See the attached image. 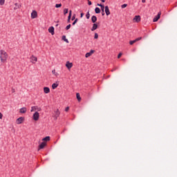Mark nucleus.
<instances>
[{"instance_id": "nucleus-1", "label": "nucleus", "mask_w": 177, "mask_h": 177, "mask_svg": "<svg viewBox=\"0 0 177 177\" xmlns=\"http://www.w3.org/2000/svg\"><path fill=\"white\" fill-rule=\"evenodd\" d=\"M0 59L1 63H6V60H8V53L3 50L0 51Z\"/></svg>"}, {"instance_id": "nucleus-2", "label": "nucleus", "mask_w": 177, "mask_h": 177, "mask_svg": "<svg viewBox=\"0 0 177 177\" xmlns=\"http://www.w3.org/2000/svg\"><path fill=\"white\" fill-rule=\"evenodd\" d=\"M23 122H24V117H20L16 120V124H17V125H20V124H23Z\"/></svg>"}, {"instance_id": "nucleus-3", "label": "nucleus", "mask_w": 177, "mask_h": 177, "mask_svg": "<svg viewBox=\"0 0 177 177\" xmlns=\"http://www.w3.org/2000/svg\"><path fill=\"white\" fill-rule=\"evenodd\" d=\"M37 62H38V58H37V57L32 55L30 57V63H32V64H35V63H37Z\"/></svg>"}, {"instance_id": "nucleus-4", "label": "nucleus", "mask_w": 177, "mask_h": 177, "mask_svg": "<svg viewBox=\"0 0 177 177\" xmlns=\"http://www.w3.org/2000/svg\"><path fill=\"white\" fill-rule=\"evenodd\" d=\"M32 118L35 121H38L39 120V113L35 112L33 114Z\"/></svg>"}, {"instance_id": "nucleus-5", "label": "nucleus", "mask_w": 177, "mask_h": 177, "mask_svg": "<svg viewBox=\"0 0 177 177\" xmlns=\"http://www.w3.org/2000/svg\"><path fill=\"white\" fill-rule=\"evenodd\" d=\"M59 115H60V111H59V109H57L56 111H55V114L53 115V117L55 118V120H57Z\"/></svg>"}, {"instance_id": "nucleus-6", "label": "nucleus", "mask_w": 177, "mask_h": 177, "mask_svg": "<svg viewBox=\"0 0 177 177\" xmlns=\"http://www.w3.org/2000/svg\"><path fill=\"white\" fill-rule=\"evenodd\" d=\"M160 17H161V12H159L157 16L153 18V23H156V21H158V20H160Z\"/></svg>"}, {"instance_id": "nucleus-7", "label": "nucleus", "mask_w": 177, "mask_h": 177, "mask_svg": "<svg viewBox=\"0 0 177 177\" xmlns=\"http://www.w3.org/2000/svg\"><path fill=\"white\" fill-rule=\"evenodd\" d=\"M41 108L35 106L31 107L30 111H31V113H32V111H41Z\"/></svg>"}, {"instance_id": "nucleus-8", "label": "nucleus", "mask_w": 177, "mask_h": 177, "mask_svg": "<svg viewBox=\"0 0 177 177\" xmlns=\"http://www.w3.org/2000/svg\"><path fill=\"white\" fill-rule=\"evenodd\" d=\"M38 17V13H37V11L33 10L31 13V19H37Z\"/></svg>"}, {"instance_id": "nucleus-9", "label": "nucleus", "mask_w": 177, "mask_h": 177, "mask_svg": "<svg viewBox=\"0 0 177 177\" xmlns=\"http://www.w3.org/2000/svg\"><path fill=\"white\" fill-rule=\"evenodd\" d=\"M93 53H95V50H91V51L89 53H86L85 57H89L92 56V55H93Z\"/></svg>"}, {"instance_id": "nucleus-10", "label": "nucleus", "mask_w": 177, "mask_h": 177, "mask_svg": "<svg viewBox=\"0 0 177 177\" xmlns=\"http://www.w3.org/2000/svg\"><path fill=\"white\" fill-rule=\"evenodd\" d=\"M48 32L52 35H55V28L53 26H51L48 28Z\"/></svg>"}, {"instance_id": "nucleus-11", "label": "nucleus", "mask_w": 177, "mask_h": 177, "mask_svg": "<svg viewBox=\"0 0 177 177\" xmlns=\"http://www.w3.org/2000/svg\"><path fill=\"white\" fill-rule=\"evenodd\" d=\"M133 21H136V23H139V21H140V15H136L135 16V17L133 18Z\"/></svg>"}, {"instance_id": "nucleus-12", "label": "nucleus", "mask_w": 177, "mask_h": 177, "mask_svg": "<svg viewBox=\"0 0 177 177\" xmlns=\"http://www.w3.org/2000/svg\"><path fill=\"white\" fill-rule=\"evenodd\" d=\"M19 113H21V114H24V113H27V108L23 107V108L20 109Z\"/></svg>"}, {"instance_id": "nucleus-13", "label": "nucleus", "mask_w": 177, "mask_h": 177, "mask_svg": "<svg viewBox=\"0 0 177 177\" xmlns=\"http://www.w3.org/2000/svg\"><path fill=\"white\" fill-rule=\"evenodd\" d=\"M66 67L68 68V70H70V68L73 67V63H71L70 62H67L66 64Z\"/></svg>"}, {"instance_id": "nucleus-14", "label": "nucleus", "mask_w": 177, "mask_h": 177, "mask_svg": "<svg viewBox=\"0 0 177 177\" xmlns=\"http://www.w3.org/2000/svg\"><path fill=\"white\" fill-rule=\"evenodd\" d=\"M105 13L106 16H109L110 15V9H109V7L107 6H105Z\"/></svg>"}, {"instance_id": "nucleus-15", "label": "nucleus", "mask_w": 177, "mask_h": 177, "mask_svg": "<svg viewBox=\"0 0 177 177\" xmlns=\"http://www.w3.org/2000/svg\"><path fill=\"white\" fill-rule=\"evenodd\" d=\"M45 146H46V142H43L39 146V149H44V147H45Z\"/></svg>"}, {"instance_id": "nucleus-16", "label": "nucleus", "mask_w": 177, "mask_h": 177, "mask_svg": "<svg viewBox=\"0 0 177 177\" xmlns=\"http://www.w3.org/2000/svg\"><path fill=\"white\" fill-rule=\"evenodd\" d=\"M44 93H49L50 92V89L49 88V87H44Z\"/></svg>"}, {"instance_id": "nucleus-17", "label": "nucleus", "mask_w": 177, "mask_h": 177, "mask_svg": "<svg viewBox=\"0 0 177 177\" xmlns=\"http://www.w3.org/2000/svg\"><path fill=\"white\" fill-rule=\"evenodd\" d=\"M97 20V17H96V16L95 15L92 16L91 17L92 23H96Z\"/></svg>"}, {"instance_id": "nucleus-18", "label": "nucleus", "mask_w": 177, "mask_h": 177, "mask_svg": "<svg viewBox=\"0 0 177 177\" xmlns=\"http://www.w3.org/2000/svg\"><path fill=\"white\" fill-rule=\"evenodd\" d=\"M43 142H49L50 140V137L47 136L42 139Z\"/></svg>"}, {"instance_id": "nucleus-19", "label": "nucleus", "mask_w": 177, "mask_h": 177, "mask_svg": "<svg viewBox=\"0 0 177 177\" xmlns=\"http://www.w3.org/2000/svg\"><path fill=\"white\" fill-rule=\"evenodd\" d=\"M97 28V24H94L93 25L92 28H91V31H95V30H96Z\"/></svg>"}, {"instance_id": "nucleus-20", "label": "nucleus", "mask_w": 177, "mask_h": 177, "mask_svg": "<svg viewBox=\"0 0 177 177\" xmlns=\"http://www.w3.org/2000/svg\"><path fill=\"white\" fill-rule=\"evenodd\" d=\"M104 6H101L102 15L104 16Z\"/></svg>"}, {"instance_id": "nucleus-21", "label": "nucleus", "mask_w": 177, "mask_h": 177, "mask_svg": "<svg viewBox=\"0 0 177 177\" xmlns=\"http://www.w3.org/2000/svg\"><path fill=\"white\" fill-rule=\"evenodd\" d=\"M57 86H59V84H57V83H54V84H53V85H52L53 89H56V88H57Z\"/></svg>"}, {"instance_id": "nucleus-22", "label": "nucleus", "mask_w": 177, "mask_h": 177, "mask_svg": "<svg viewBox=\"0 0 177 177\" xmlns=\"http://www.w3.org/2000/svg\"><path fill=\"white\" fill-rule=\"evenodd\" d=\"M62 40L64 41V42H66V44H68V39L66 38V36H62Z\"/></svg>"}, {"instance_id": "nucleus-23", "label": "nucleus", "mask_w": 177, "mask_h": 177, "mask_svg": "<svg viewBox=\"0 0 177 177\" xmlns=\"http://www.w3.org/2000/svg\"><path fill=\"white\" fill-rule=\"evenodd\" d=\"M76 97H77L78 102H81V96L80 95V93H77L76 94Z\"/></svg>"}, {"instance_id": "nucleus-24", "label": "nucleus", "mask_w": 177, "mask_h": 177, "mask_svg": "<svg viewBox=\"0 0 177 177\" xmlns=\"http://www.w3.org/2000/svg\"><path fill=\"white\" fill-rule=\"evenodd\" d=\"M95 13H100V8H95Z\"/></svg>"}, {"instance_id": "nucleus-25", "label": "nucleus", "mask_w": 177, "mask_h": 177, "mask_svg": "<svg viewBox=\"0 0 177 177\" xmlns=\"http://www.w3.org/2000/svg\"><path fill=\"white\" fill-rule=\"evenodd\" d=\"M67 13H68V8H65L64 10V15H67Z\"/></svg>"}, {"instance_id": "nucleus-26", "label": "nucleus", "mask_w": 177, "mask_h": 177, "mask_svg": "<svg viewBox=\"0 0 177 177\" xmlns=\"http://www.w3.org/2000/svg\"><path fill=\"white\" fill-rule=\"evenodd\" d=\"M136 40H131V41H129V44H130V45H133V44H136Z\"/></svg>"}, {"instance_id": "nucleus-27", "label": "nucleus", "mask_w": 177, "mask_h": 177, "mask_svg": "<svg viewBox=\"0 0 177 177\" xmlns=\"http://www.w3.org/2000/svg\"><path fill=\"white\" fill-rule=\"evenodd\" d=\"M5 4V0H0V5L2 6Z\"/></svg>"}, {"instance_id": "nucleus-28", "label": "nucleus", "mask_w": 177, "mask_h": 177, "mask_svg": "<svg viewBox=\"0 0 177 177\" xmlns=\"http://www.w3.org/2000/svg\"><path fill=\"white\" fill-rule=\"evenodd\" d=\"M52 73H53V74H55L56 77H57V75H59V73H56V71H55V70H53V71H52Z\"/></svg>"}, {"instance_id": "nucleus-29", "label": "nucleus", "mask_w": 177, "mask_h": 177, "mask_svg": "<svg viewBox=\"0 0 177 177\" xmlns=\"http://www.w3.org/2000/svg\"><path fill=\"white\" fill-rule=\"evenodd\" d=\"M86 19H89L91 17V14H89V12H88L86 15Z\"/></svg>"}, {"instance_id": "nucleus-30", "label": "nucleus", "mask_w": 177, "mask_h": 177, "mask_svg": "<svg viewBox=\"0 0 177 177\" xmlns=\"http://www.w3.org/2000/svg\"><path fill=\"white\" fill-rule=\"evenodd\" d=\"M94 38L95 39H97L99 38V35H97V33H95Z\"/></svg>"}, {"instance_id": "nucleus-31", "label": "nucleus", "mask_w": 177, "mask_h": 177, "mask_svg": "<svg viewBox=\"0 0 177 177\" xmlns=\"http://www.w3.org/2000/svg\"><path fill=\"white\" fill-rule=\"evenodd\" d=\"M70 28H71V24H68V25L66 27V30H70Z\"/></svg>"}, {"instance_id": "nucleus-32", "label": "nucleus", "mask_w": 177, "mask_h": 177, "mask_svg": "<svg viewBox=\"0 0 177 177\" xmlns=\"http://www.w3.org/2000/svg\"><path fill=\"white\" fill-rule=\"evenodd\" d=\"M127 6H128V4H123V5H122V9H124V8H127Z\"/></svg>"}, {"instance_id": "nucleus-33", "label": "nucleus", "mask_w": 177, "mask_h": 177, "mask_svg": "<svg viewBox=\"0 0 177 177\" xmlns=\"http://www.w3.org/2000/svg\"><path fill=\"white\" fill-rule=\"evenodd\" d=\"M55 8H62V3L56 4Z\"/></svg>"}, {"instance_id": "nucleus-34", "label": "nucleus", "mask_w": 177, "mask_h": 177, "mask_svg": "<svg viewBox=\"0 0 177 177\" xmlns=\"http://www.w3.org/2000/svg\"><path fill=\"white\" fill-rule=\"evenodd\" d=\"M77 21H78V19H76L73 21V23L72 24L73 26H75V24L77 23Z\"/></svg>"}, {"instance_id": "nucleus-35", "label": "nucleus", "mask_w": 177, "mask_h": 177, "mask_svg": "<svg viewBox=\"0 0 177 177\" xmlns=\"http://www.w3.org/2000/svg\"><path fill=\"white\" fill-rule=\"evenodd\" d=\"M122 56V53H120L118 55V59H120Z\"/></svg>"}, {"instance_id": "nucleus-36", "label": "nucleus", "mask_w": 177, "mask_h": 177, "mask_svg": "<svg viewBox=\"0 0 177 177\" xmlns=\"http://www.w3.org/2000/svg\"><path fill=\"white\" fill-rule=\"evenodd\" d=\"M140 39H142V37H138L137 39H136V42H138V41H140Z\"/></svg>"}, {"instance_id": "nucleus-37", "label": "nucleus", "mask_w": 177, "mask_h": 177, "mask_svg": "<svg viewBox=\"0 0 177 177\" xmlns=\"http://www.w3.org/2000/svg\"><path fill=\"white\" fill-rule=\"evenodd\" d=\"M71 19V15H69L68 17V21H70Z\"/></svg>"}, {"instance_id": "nucleus-38", "label": "nucleus", "mask_w": 177, "mask_h": 177, "mask_svg": "<svg viewBox=\"0 0 177 177\" xmlns=\"http://www.w3.org/2000/svg\"><path fill=\"white\" fill-rule=\"evenodd\" d=\"M3 117V115L2 113L0 112V120H2V118Z\"/></svg>"}, {"instance_id": "nucleus-39", "label": "nucleus", "mask_w": 177, "mask_h": 177, "mask_svg": "<svg viewBox=\"0 0 177 177\" xmlns=\"http://www.w3.org/2000/svg\"><path fill=\"white\" fill-rule=\"evenodd\" d=\"M68 110H70V107L67 106V107L65 109V111H68Z\"/></svg>"}, {"instance_id": "nucleus-40", "label": "nucleus", "mask_w": 177, "mask_h": 177, "mask_svg": "<svg viewBox=\"0 0 177 177\" xmlns=\"http://www.w3.org/2000/svg\"><path fill=\"white\" fill-rule=\"evenodd\" d=\"M97 6H100V8H102V6H103L102 4H100V3H97Z\"/></svg>"}, {"instance_id": "nucleus-41", "label": "nucleus", "mask_w": 177, "mask_h": 177, "mask_svg": "<svg viewBox=\"0 0 177 177\" xmlns=\"http://www.w3.org/2000/svg\"><path fill=\"white\" fill-rule=\"evenodd\" d=\"M88 4L89 6L92 5V1H88Z\"/></svg>"}, {"instance_id": "nucleus-42", "label": "nucleus", "mask_w": 177, "mask_h": 177, "mask_svg": "<svg viewBox=\"0 0 177 177\" xmlns=\"http://www.w3.org/2000/svg\"><path fill=\"white\" fill-rule=\"evenodd\" d=\"M80 17H81V18L84 17V12H82V13L80 14Z\"/></svg>"}, {"instance_id": "nucleus-43", "label": "nucleus", "mask_w": 177, "mask_h": 177, "mask_svg": "<svg viewBox=\"0 0 177 177\" xmlns=\"http://www.w3.org/2000/svg\"><path fill=\"white\" fill-rule=\"evenodd\" d=\"M75 15H74L73 17H72V20H75Z\"/></svg>"}, {"instance_id": "nucleus-44", "label": "nucleus", "mask_w": 177, "mask_h": 177, "mask_svg": "<svg viewBox=\"0 0 177 177\" xmlns=\"http://www.w3.org/2000/svg\"><path fill=\"white\" fill-rule=\"evenodd\" d=\"M15 5V6H17V8H20V6H19V5L17 4V3H16Z\"/></svg>"}, {"instance_id": "nucleus-45", "label": "nucleus", "mask_w": 177, "mask_h": 177, "mask_svg": "<svg viewBox=\"0 0 177 177\" xmlns=\"http://www.w3.org/2000/svg\"><path fill=\"white\" fill-rule=\"evenodd\" d=\"M12 93H15V88H12Z\"/></svg>"}, {"instance_id": "nucleus-46", "label": "nucleus", "mask_w": 177, "mask_h": 177, "mask_svg": "<svg viewBox=\"0 0 177 177\" xmlns=\"http://www.w3.org/2000/svg\"><path fill=\"white\" fill-rule=\"evenodd\" d=\"M17 8H19L17 6H15V8H14V10H16V9H17Z\"/></svg>"}, {"instance_id": "nucleus-47", "label": "nucleus", "mask_w": 177, "mask_h": 177, "mask_svg": "<svg viewBox=\"0 0 177 177\" xmlns=\"http://www.w3.org/2000/svg\"><path fill=\"white\" fill-rule=\"evenodd\" d=\"M142 3H145L146 2V0H142Z\"/></svg>"}, {"instance_id": "nucleus-48", "label": "nucleus", "mask_w": 177, "mask_h": 177, "mask_svg": "<svg viewBox=\"0 0 177 177\" xmlns=\"http://www.w3.org/2000/svg\"><path fill=\"white\" fill-rule=\"evenodd\" d=\"M72 12H73V11H71V10L69 11V15H71V16Z\"/></svg>"}, {"instance_id": "nucleus-49", "label": "nucleus", "mask_w": 177, "mask_h": 177, "mask_svg": "<svg viewBox=\"0 0 177 177\" xmlns=\"http://www.w3.org/2000/svg\"><path fill=\"white\" fill-rule=\"evenodd\" d=\"M102 1V2H106V1L105 0H101Z\"/></svg>"}]
</instances>
